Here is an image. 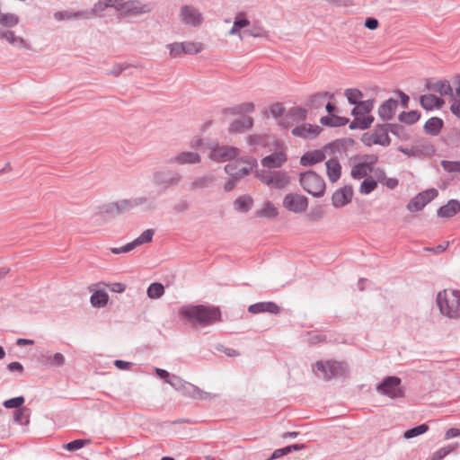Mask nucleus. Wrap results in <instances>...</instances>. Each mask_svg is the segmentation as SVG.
Segmentation results:
<instances>
[{
    "mask_svg": "<svg viewBox=\"0 0 460 460\" xmlns=\"http://www.w3.org/2000/svg\"><path fill=\"white\" fill-rule=\"evenodd\" d=\"M428 430H429V426L424 423V424L416 426L414 428H411V429L406 430L403 434V438L405 439H411V438H413L415 437L424 434Z\"/></svg>",
    "mask_w": 460,
    "mask_h": 460,
    "instance_id": "nucleus-48",
    "label": "nucleus"
},
{
    "mask_svg": "<svg viewBox=\"0 0 460 460\" xmlns=\"http://www.w3.org/2000/svg\"><path fill=\"white\" fill-rule=\"evenodd\" d=\"M207 148L210 150L208 157L210 160L222 163L236 158L240 151L237 147L231 146H219L218 144H208Z\"/></svg>",
    "mask_w": 460,
    "mask_h": 460,
    "instance_id": "nucleus-9",
    "label": "nucleus"
},
{
    "mask_svg": "<svg viewBox=\"0 0 460 460\" xmlns=\"http://www.w3.org/2000/svg\"><path fill=\"white\" fill-rule=\"evenodd\" d=\"M31 409L22 407L13 411V420L17 424L28 426L30 423Z\"/></svg>",
    "mask_w": 460,
    "mask_h": 460,
    "instance_id": "nucleus-37",
    "label": "nucleus"
},
{
    "mask_svg": "<svg viewBox=\"0 0 460 460\" xmlns=\"http://www.w3.org/2000/svg\"><path fill=\"white\" fill-rule=\"evenodd\" d=\"M167 49H169L170 56L173 58H180L181 55L185 54L183 52L181 42L168 44Z\"/></svg>",
    "mask_w": 460,
    "mask_h": 460,
    "instance_id": "nucleus-58",
    "label": "nucleus"
},
{
    "mask_svg": "<svg viewBox=\"0 0 460 460\" xmlns=\"http://www.w3.org/2000/svg\"><path fill=\"white\" fill-rule=\"evenodd\" d=\"M324 159V152L323 150L317 149L305 153L300 159V164L303 166H311L323 161Z\"/></svg>",
    "mask_w": 460,
    "mask_h": 460,
    "instance_id": "nucleus-26",
    "label": "nucleus"
},
{
    "mask_svg": "<svg viewBox=\"0 0 460 460\" xmlns=\"http://www.w3.org/2000/svg\"><path fill=\"white\" fill-rule=\"evenodd\" d=\"M315 367L320 373L317 376L325 381H329L333 377L343 376L347 373V365L334 360L318 361L315 364Z\"/></svg>",
    "mask_w": 460,
    "mask_h": 460,
    "instance_id": "nucleus-5",
    "label": "nucleus"
},
{
    "mask_svg": "<svg viewBox=\"0 0 460 460\" xmlns=\"http://www.w3.org/2000/svg\"><path fill=\"white\" fill-rule=\"evenodd\" d=\"M402 380L398 376H386L376 386L378 394L387 396L390 399L404 397V390L401 386Z\"/></svg>",
    "mask_w": 460,
    "mask_h": 460,
    "instance_id": "nucleus-8",
    "label": "nucleus"
},
{
    "mask_svg": "<svg viewBox=\"0 0 460 460\" xmlns=\"http://www.w3.org/2000/svg\"><path fill=\"white\" fill-rule=\"evenodd\" d=\"M23 396H17L11 399H8L3 402V406L6 409L15 408L16 410L22 408V405L24 403Z\"/></svg>",
    "mask_w": 460,
    "mask_h": 460,
    "instance_id": "nucleus-55",
    "label": "nucleus"
},
{
    "mask_svg": "<svg viewBox=\"0 0 460 460\" xmlns=\"http://www.w3.org/2000/svg\"><path fill=\"white\" fill-rule=\"evenodd\" d=\"M377 186V181L372 179H365L360 185L359 191L361 194L371 193Z\"/></svg>",
    "mask_w": 460,
    "mask_h": 460,
    "instance_id": "nucleus-52",
    "label": "nucleus"
},
{
    "mask_svg": "<svg viewBox=\"0 0 460 460\" xmlns=\"http://www.w3.org/2000/svg\"><path fill=\"white\" fill-rule=\"evenodd\" d=\"M225 172L232 178L237 181L248 175L251 172V168L241 167L238 168L237 163H230L225 166Z\"/></svg>",
    "mask_w": 460,
    "mask_h": 460,
    "instance_id": "nucleus-31",
    "label": "nucleus"
},
{
    "mask_svg": "<svg viewBox=\"0 0 460 460\" xmlns=\"http://www.w3.org/2000/svg\"><path fill=\"white\" fill-rule=\"evenodd\" d=\"M270 112L274 118H282L285 112V108L281 103L277 102L270 107Z\"/></svg>",
    "mask_w": 460,
    "mask_h": 460,
    "instance_id": "nucleus-63",
    "label": "nucleus"
},
{
    "mask_svg": "<svg viewBox=\"0 0 460 460\" xmlns=\"http://www.w3.org/2000/svg\"><path fill=\"white\" fill-rule=\"evenodd\" d=\"M247 144L251 147V151H255L259 146H267L269 145V137L267 135H252L249 136Z\"/></svg>",
    "mask_w": 460,
    "mask_h": 460,
    "instance_id": "nucleus-36",
    "label": "nucleus"
},
{
    "mask_svg": "<svg viewBox=\"0 0 460 460\" xmlns=\"http://www.w3.org/2000/svg\"><path fill=\"white\" fill-rule=\"evenodd\" d=\"M324 216V210L323 207L318 206L312 208L306 215V217L311 222H316L322 219Z\"/></svg>",
    "mask_w": 460,
    "mask_h": 460,
    "instance_id": "nucleus-56",
    "label": "nucleus"
},
{
    "mask_svg": "<svg viewBox=\"0 0 460 460\" xmlns=\"http://www.w3.org/2000/svg\"><path fill=\"white\" fill-rule=\"evenodd\" d=\"M109 300V296L104 291H96L94 292L90 298L91 304L93 306L103 307L107 305Z\"/></svg>",
    "mask_w": 460,
    "mask_h": 460,
    "instance_id": "nucleus-43",
    "label": "nucleus"
},
{
    "mask_svg": "<svg viewBox=\"0 0 460 460\" xmlns=\"http://www.w3.org/2000/svg\"><path fill=\"white\" fill-rule=\"evenodd\" d=\"M320 122L326 127H341L349 122V119L338 115H328L321 118Z\"/></svg>",
    "mask_w": 460,
    "mask_h": 460,
    "instance_id": "nucleus-34",
    "label": "nucleus"
},
{
    "mask_svg": "<svg viewBox=\"0 0 460 460\" xmlns=\"http://www.w3.org/2000/svg\"><path fill=\"white\" fill-rule=\"evenodd\" d=\"M459 447V443L455 442L452 444H449L446 447H440L436 452L433 453L430 460H442L447 456H448L450 453L455 451L456 448Z\"/></svg>",
    "mask_w": 460,
    "mask_h": 460,
    "instance_id": "nucleus-42",
    "label": "nucleus"
},
{
    "mask_svg": "<svg viewBox=\"0 0 460 460\" xmlns=\"http://www.w3.org/2000/svg\"><path fill=\"white\" fill-rule=\"evenodd\" d=\"M253 126V119L251 117H243L235 119L229 126L230 133H241L246 129L252 128Z\"/></svg>",
    "mask_w": 460,
    "mask_h": 460,
    "instance_id": "nucleus-30",
    "label": "nucleus"
},
{
    "mask_svg": "<svg viewBox=\"0 0 460 460\" xmlns=\"http://www.w3.org/2000/svg\"><path fill=\"white\" fill-rule=\"evenodd\" d=\"M437 305L442 314L448 318H460V291L444 289L438 292Z\"/></svg>",
    "mask_w": 460,
    "mask_h": 460,
    "instance_id": "nucleus-2",
    "label": "nucleus"
},
{
    "mask_svg": "<svg viewBox=\"0 0 460 460\" xmlns=\"http://www.w3.org/2000/svg\"><path fill=\"white\" fill-rule=\"evenodd\" d=\"M460 211V202L456 199H450L444 206H441L437 214L439 217L450 218Z\"/></svg>",
    "mask_w": 460,
    "mask_h": 460,
    "instance_id": "nucleus-25",
    "label": "nucleus"
},
{
    "mask_svg": "<svg viewBox=\"0 0 460 460\" xmlns=\"http://www.w3.org/2000/svg\"><path fill=\"white\" fill-rule=\"evenodd\" d=\"M119 2V0H98L91 10H84L86 13H88L87 19L97 15L109 7L114 8L117 11Z\"/></svg>",
    "mask_w": 460,
    "mask_h": 460,
    "instance_id": "nucleus-24",
    "label": "nucleus"
},
{
    "mask_svg": "<svg viewBox=\"0 0 460 460\" xmlns=\"http://www.w3.org/2000/svg\"><path fill=\"white\" fill-rule=\"evenodd\" d=\"M201 162V156L199 154L191 151H184L177 154L176 155L171 157L167 163L170 164H178V165H190L197 164Z\"/></svg>",
    "mask_w": 460,
    "mask_h": 460,
    "instance_id": "nucleus-16",
    "label": "nucleus"
},
{
    "mask_svg": "<svg viewBox=\"0 0 460 460\" xmlns=\"http://www.w3.org/2000/svg\"><path fill=\"white\" fill-rule=\"evenodd\" d=\"M442 168L447 172H460V161H441Z\"/></svg>",
    "mask_w": 460,
    "mask_h": 460,
    "instance_id": "nucleus-57",
    "label": "nucleus"
},
{
    "mask_svg": "<svg viewBox=\"0 0 460 460\" xmlns=\"http://www.w3.org/2000/svg\"><path fill=\"white\" fill-rule=\"evenodd\" d=\"M332 97L333 94L328 92L317 93L310 97L309 107L314 110L320 109L321 107H323L324 100L326 98L332 99Z\"/></svg>",
    "mask_w": 460,
    "mask_h": 460,
    "instance_id": "nucleus-39",
    "label": "nucleus"
},
{
    "mask_svg": "<svg viewBox=\"0 0 460 460\" xmlns=\"http://www.w3.org/2000/svg\"><path fill=\"white\" fill-rule=\"evenodd\" d=\"M287 155L283 152H275L270 155L265 156L261 160V164L267 168H279L287 161Z\"/></svg>",
    "mask_w": 460,
    "mask_h": 460,
    "instance_id": "nucleus-23",
    "label": "nucleus"
},
{
    "mask_svg": "<svg viewBox=\"0 0 460 460\" xmlns=\"http://www.w3.org/2000/svg\"><path fill=\"white\" fill-rule=\"evenodd\" d=\"M353 196L351 186H344L334 191L332 198V206L335 208H342L349 204Z\"/></svg>",
    "mask_w": 460,
    "mask_h": 460,
    "instance_id": "nucleus-19",
    "label": "nucleus"
},
{
    "mask_svg": "<svg viewBox=\"0 0 460 460\" xmlns=\"http://www.w3.org/2000/svg\"><path fill=\"white\" fill-rule=\"evenodd\" d=\"M51 359V367H62L66 363V358L62 353H55Z\"/></svg>",
    "mask_w": 460,
    "mask_h": 460,
    "instance_id": "nucleus-64",
    "label": "nucleus"
},
{
    "mask_svg": "<svg viewBox=\"0 0 460 460\" xmlns=\"http://www.w3.org/2000/svg\"><path fill=\"white\" fill-rule=\"evenodd\" d=\"M299 182L303 189L314 197H323L325 192L324 180L314 171L300 173Z\"/></svg>",
    "mask_w": 460,
    "mask_h": 460,
    "instance_id": "nucleus-4",
    "label": "nucleus"
},
{
    "mask_svg": "<svg viewBox=\"0 0 460 460\" xmlns=\"http://www.w3.org/2000/svg\"><path fill=\"white\" fill-rule=\"evenodd\" d=\"M398 106V102L393 98L385 101L378 108V115L383 120L393 119Z\"/></svg>",
    "mask_w": 460,
    "mask_h": 460,
    "instance_id": "nucleus-22",
    "label": "nucleus"
},
{
    "mask_svg": "<svg viewBox=\"0 0 460 460\" xmlns=\"http://www.w3.org/2000/svg\"><path fill=\"white\" fill-rule=\"evenodd\" d=\"M252 203H253V200H252V197H250L248 195H243V196L238 197L234 200V206L237 211L246 213L251 209Z\"/></svg>",
    "mask_w": 460,
    "mask_h": 460,
    "instance_id": "nucleus-38",
    "label": "nucleus"
},
{
    "mask_svg": "<svg viewBox=\"0 0 460 460\" xmlns=\"http://www.w3.org/2000/svg\"><path fill=\"white\" fill-rule=\"evenodd\" d=\"M132 209L131 199L111 202L103 207V212L111 215H120Z\"/></svg>",
    "mask_w": 460,
    "mask_h": 460,
    "instance_id": "nucleus-20",
    "label": "nucleus"
},
{
    "mask_svg": "<svg viewBox=\"0 0 460 460\" xmlns=\"http://www.w3.org/2000/svg\"><path fill=\"white\" fill-rule=\"evenodd\" d=\"M322 131V128L317 125L312 124H302L295 127L291 133L293 136L301 137L304 139H314Z\"/></svg>",
    "mask_w": 460,
    "mask_h": 460,
    "instance_id": "nucleus-18",
    "label": "nucleus"
},
{
    "mask_svg": "<svg viewBox=\"0 0 460 460\" xmlns=\"http://www.w3.org/2000/svg\"><path fill=\"white\" fill-rule=\"evenodd\" d=\"M215 177L212 174H206L193 180L190 184V190H197L201 189L208 188L213 181Z\"/></svg>",
    "mask_w": 460,
    "mask_h": 460,
    "instance_id": "nucleus-33",
    "label": "nucleus"
},
{
    "mask_svg": "<svg viewBox=\"0 0 460 460\" xmlns=\"http://www.w3.org/2000/svg\"><path fill=\"white\" fill-rule=\"evenodd\" d=\"M182 180V176L175 171H156L153 175V183L163 189H169L178 185Z\"/></svg>",
    "mask_w": 460,
    "mask_h": 460,
    "instance_id": "nucleus-12",
    "label": "nucleus"
},
{
    "mask_svg": "<svg viewBox=\"0 0 460 460\" xmlns=\"http://www.w3.org/2000/svg\"><path fill=\"white\" fill-rule=\"evenodd\" d=\"M91 443L90 439H75L64 445L67 451H75Z\"/></svg>",
    "mask_w": 460,
    "mask_h": 460,
    "instance_id": "nucleus-51",
    "label": "nucleus"
},
{
    "mask_svg": "<svg viewBox=\"0 0 460 460\" xmlns=\"http://www.w3.org/2000/svg\"><path fill=\"white\" fill-rule=\"evenodd\" d=\"M277 215V208L270 201L266 202L263 208L257 211V216L260 217L273 218Z\"/></svg>",
    "mask_w": 460,
    "mask_h": 460,
    "instance_id": "nucleus-45",
    "label": "nucleus"
},
{
    "mask_svg": "<svg viewBox=\"0 0 460 460\" xmlns=\"http://www.w3.org/2000/svg\"><path fill=\"white\" fill-rule=\"evenodd\" d=\"M154 6L149 2H142L141 0H119L118 3L117 12L119 17H136L152 12Z\"/></svg>",
    "mask_w": 460,
    "mask_h": 460,
    "instance_id": "nucleus-3",
    "label": "nucleus"
},
{
    "mask_svg": "<svg viewBox=\"0 0 460 460\" xmlns=\"http://www.w3.org/2000/svg\"><path fill=\"white\" fill-rule=\"evenodd\" d=\"M0 39L5 40L10 44H17L20 48L25 46L26 42L23 38L15 36L12 31H4L0 29Z\"/></svg>",
    "mask_w": 460,
    "mask_h": 460,
    "instance_id": "nucleus-41",
    "label": "nucleus"
},
{
    "mask_svg": "<svg viewBox=\"0 0 460 460\" xmlns=\"http://www.w3.org/2000/svg\"><path fill=\"white\" fill-rule=\"evenodd\" d=\"M348 102L350 104H357L360 102V99L363 97L362 93L358 89L350 88L347 89L344 93Z\"/></svg>",
    "mask_w": 460,
    "mask_h": 460,
    "instance_id": "nucleus-50",
    "label": "nucleus"
},
{
    "mask_svg": "<svg viewBox=\"0 0 460 460\" xmlns=\"http://www.w3.org/2000/svg\"><path fill=\"white\" fill-rule=\"evenodd\" d=\"M166 383L172 385L175 390L181 392L183 394L188 395L194 399H206L208 393L202 391L198 386L188 383L181 379L180 376L172 375Z\"/></svg>",
    "mask_w": 460,
    "mask_h": 460,
    "instance_id": "nucleus-7",
    "label": "nucleus"
},
{
    "mask_svg": "<svg viewBox=\"0 0 460 460\" xmlns=\"http://www.w3.org/2000/svg\"><path fill=\"white\" fill-rule=\"evenodd\" d=\"M425 86L427 90L437 92L440 95L454 97L453 88L448 80L434 81V79L429 78L426 80Z\"/></svg>",
    "mask_w": 460,
    "mask_h": 460,
    "instance_id": "nucleus-17",
    "label": "nucleus"
},
{
    "mask_svg": "<svg viewBox=\"0 0 460 460\" xmlns=\"http://www.w3.org/2000/svg\"><path fill=\"white\" fill-rule=\"evenodd\" d=\"M361 141L367 146L373 145H380L383 146H390L391 139L388 136L387 126L385 124L377 125L373 131L364 133Z\"/></svg>",
    "mask_w": 460,
    "mask_h": 460,
    "instance_id": "nucleus-10",
    "label": "nucleus"
},
{
    "mask_svg": "<svg viewBox=\"0 0 460 460\" xmlns=\"http://www.w3.org/2000/svg\"><path fill=\"white\" fill-rule=\"evenodd\" d=\"M254 110V105L252 102H244L239 104L232 109V112L234 114L251 113Z\"/></svg>",
    "mask_w": 460,
    "mask_h": 460,
    "instance_id": "nucleus-60",
    "label": "nucleus"
},
{
    "mask_svg": "<svg viewBox=\"0 0 460 460\" xmlns=\"http://www.w3.org/2000/svg\"><path fill=\"white\" fill-rule=\"evenodd\" d=\"M243 34L246 36L260 38L266 36V31L262 27L253 25L252 27L243 31Z\"/></svg>",
    "mask_w": 460,
    "mask_h": 460,
    "instance_id": "nucleus-59",
    "label": "nucleus"
},
{
    "mask_svg": "<svg viewBox=\"0 0 460 460\" xmlns=\"http://www.w3.org/2000/svg\"><path fill=\"white\" fill-rule=\"evenodd\" d=\"M87 13L84 10L76 12L70 11H58L55 12L53 16L57 21H71L76 19H87Z\"/></svg>",
    "mask_w": 460,
    "mask_h": 460,
    "instance_id": "nucleus-29",
    "label": "nucleus"
},
{
    "mask_svg": "<svg viewBox=\"0 0 460 460\" xmlns=\"http://www.w3.org/2000/svg\"><path fill=\"white\" fill-rule=\"evenodd\" d=\"M286 117L294 118L297 120H304L306 118V111L301 107H293L288 111Z\"/></svg>",
    "mask_w": 460,
    "mask_h": 460,
    "instance_id": "nucleus-54",
    "label": "nucleus"
},
{
    "mask_svg": "<svg viewBox=\"0 0 460 460\" xmlns=\"http://www.w3.org/2000/svg\"><path fill=\"white\" fill-rule=\"evenodd\" d=\"M180 17L183 23L198 26L201 23L202 14L192 5H182L180 10Z\"/></svg>",
    "mask_w": 460,
    "mask_h": 460,
    "instance_id": "nucleus-15",
    "label": "nucleus"
},
{
    "mask_svg": "<svg viewBox=\"0 0 460 460\" xmlns=\"http://www.w3.org/2000/svg\"><path fill=\"white\" fill-rule=\"evenodd\" d=\"M179 316L185 323L207 327L221 320V311L216 306L187 305L180 308Z\"/></svg>",
    "mask_w": 460,
    "mask_h": 460,
    "instance_id": "nucleus-1",
    "label": "nucleus"
},
{
    "mask_svg": "<svg viewBox=\"0 0 460 460\" xmlns=\"http://www.w3.org/2000/svg\"><path fill=\"white\" fill-rule=\"evenodd\" d=\"M443 125L444 122L440 118L432 117L426 121L424 125V130L426 133L431 136H437L439 134Z\"/></svg>",
    "mask_w": 460,
    "mask_h": 460,
    "instance_id": "nucleus-32",
    "label": "nucleus"
},
{
    "mask_svg": "<svg viewBox=\"0 0 460 460\" xmlns=\"http://www.w3.org/2000/svg\"><path fill=\"white\" fill-rule=\"evenodd\" d=\"M361 115L359 116H355V119L350 122L349 124V128L350 129H367L368 128H370L371 124L373 123L374 121V117L373 116H364L362 115L363 117H360Z\"/></svg>",
    "mask_w": 460,
    "mask_h": 460,
    "instance_id": "nucleus-35",
    "label": "nucleus"
},
{
    "mask_svg": "<svg viewBox=\"0 0 460 460\" xmlns=\"http://www.w3.org/2000/svg\"><path fill=\"white\" fill-rule=\"evenodd\" d=\"M387 126L388 133L391 132L393 135L400 137L404 138L405 137V128L403 126L399 124H385Z\"/></svg>",
    "mask_w": 460,
    "mask_h": 460,
    "instance_id": "nucleus-61",
    "label": "nucleus"
},
{
    "mask_svg": "<svg viewBox=\"0 0 460 460\" xmlns=\"http://www.w3.org/2000/svg\"><path fill=\"white\" fill-rule=\"evenodd\" d=\"M326 173L331 182H336L341 175V165L335 158H331L325 163Z\"/></svg>",
    "mask_w": 460,
    "mask_h": 460,
    "instance_id": "nucleus-27",
    "label": "nucleus"
},
{
    "mask_svg": "<svg viewBox=\"0 0 460 460\" xmlns=\"http://www.w3.org/2000/svg\"><path fill=\"white\" fill-rule=\"evenodd\" d=\"M256 177L264 184L276 189H284L290 181L289 176L283 171L261 170Z\"/></svg>",
    "mask_w": 460,
    "mask_h": 460,
    "instance_id": "nucleus-6",
    "label": "nucleus"
},
{
    "mask_svg": "<svg viewBox=\"0 0 460 460\" xmlns=\"http://www.w3.org/2000/svg\"><path fill=\"white\" fill-rule=\"evenodd\" d=\"M352 110L351 113L353 116L365 115L369 113L374 107L373 100L360 101Z\"/></svg>",
    "mask_w": 460,
    "mask_h": 460,
    "instance_id": "nucleus-40",
    "label": "nucleus"
},
{
    "mask_svg": "<svg viewBox=\"0 0 460 460\" xmlns=\"http://www.w3.org/2000/svg\"><path fill=\"white\" fill-rule=\"evenodd\" d=\"M283 206L294 213H302L308 207V199L303 195L288 193L283 199Z\"/></svg>",
    "mask_w": 460,
    "mask_h": 460,
    "instance_id": "nucleus-14",
    "label": "nucleus"
},
{
    "mask_svg": "<svg viewBox=\"0 0 460 460\" xmlns=\"http://www.w3.org/2000/svg\"><path fill=\"white\" fill-rule=\"evenodd\" d=\"M147 296L151 299H158L164 294V287L158 282L150 284L147 288Z\"/></svg>",
    "mask_w": 460,
    "mask_h": 460,
    "instance_id": "nucleus-46",
    "label": "nucleus"
},
{
    "mask_svg": "<svg viewBox=\"0 0 460 460\" xmlns=\"http://www.w3.org/2000/svg\"><path fill=\"white\" fill-rule=\"evenodd\" d=\"M438 192L436 189L426 190L417 194L407 204V209L411 212L420 211L429 202L433 200Z\"/></svg>",
    "mask_w": 460,
    "mask_h": 460,
    "instance_id": "nucleus-13",
    "label": "nucleus"
},
{
    "mask_svg": "<svg viewBox=\"0 0 460 460\" xmlns=\"http://www.w3.org/2000/svg\"><path fill=\"white\" fill-rule=\"evenodd\" d=\"M378 156L376 155H364L359 157V162L355 164L350 172V175L355 180L367 177L377 163Z\"/></svg>",
    "mask_w": 460,
    "mask_h": 460,
    "instance_id": "nucleus-11",
    "label": "nucleus"
},
{
    "mask_svg": "<svg viewBox=\"0 0 460 460\" xmlns=\"http://www.w3.org/2000/svg\"><path fill=\"white\" fill-rule=\"evenodd\" d=\"M181 44L185 54H197L204 49L200 42L184 41Z\"/></svg>",
    "mask_w": 460,
    "mask_h": 460,
    "instance_id": "nucleus-49",
    "label": "nucleus"
},
{
    "mask_svg": "<svg viewBox=\"0 0 460 460\" xmlns=\"http://www.w3.org/2000/svg\"><path fill=\"white\" fill-rule=\"evenodd\" d=\"M130 66L128 64L116 63L106 73L108 75L119 76L123 71Z\"/></svg>",
    "mask_w": 460,
    "mask_h": 460,
    "instance_id": "nucleus-62",
    "label": "nucleus"
},
{
    "mask_svg": "<svg viewBox=\"0 0 460 460\" xmlns=\"http://www.w3.org/2000/svg\"><path fill=\"white\" fill-rule=\"evenodd\" d=\"M420 114L418 111H402L398 119L401 122H403L408 125L414 124L419 120Z\"/></svg>",
    "mask_w": 460,
    "mask_h": 460,
    "instance_id": "nucleus-47",
    "label": "nucleus"
},
{
    "mask_svg": "<svg viewBox=\"0 0 460 460\" xmlns=\"http://www.w3.org/2000/svg\"><path fill=\"white\" fill-rule=\"evenodd\" d=\"M444 100L434 94H424L420 97V105L427 111L440 109L444 104Z\"/></svg>",
    "mask_w": 460,
    "mask_h": 460,
    "instance_id": "nucleus-28",
    "label": "nucleus"
},
{
    "mask_svg": "<svg viewBox=\"0 0 460 460\" xmlns=\"http://www.w3.org/2000/svg\"><path fill=\"white\" fill-rule=\"evenodd\" d=\"M20 22L18 15L11 13H3L0 16V24L4 27H15Z\"/></svg>",
    "mask_w": 460,
    "mask_h": 460,
    "instance_id": "nucleus-44",
    "label": "nucleus"
},
{
    "mask_svg": "<svg viewBox=\"0 0 460 460\" xmlns=\"http://www.w3.org/2000/svg\"><path fill=\"white\" fill-rule=\"evenodd\" d=\"M154 234V229H146L137 238H136L134 242L136 243L137 246L150 243L153 239Z\"/></svg>",
    "mask_w": 460,
    "mask_h": 460,
    "instance_id": "nucleus-53",
    "label": "nucleus"
},
{
    "mask_svg": "<svg viewBox=\"0 0 460 460\" xmlns=\"http://www.w3.org/2000/svg\"><path fill=\"white\" fill-rule=\"evenodd\" d=\"M248 311L253 314L261 313L279 314L281 312V308L274 302H259L249 305Z\"/></svg>",
    "mask_w": 460,
    "mask_h": 460,
    "instance_id": "nucleus-21",
    "label": "nucleus"
}]
</instances>
